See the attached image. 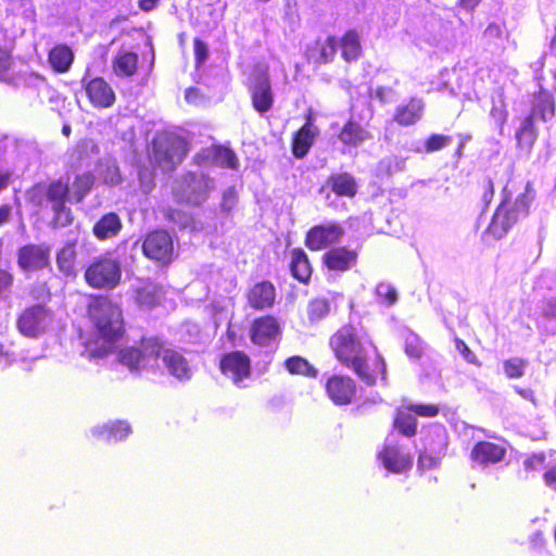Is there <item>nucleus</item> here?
Returning a JSON list of instances; mask_svg holds the SVG:
<instances>
[{"label": "nucleus", "mask_w": 556, "mask_h": 556, "mask_svg": "<svg viewBox=\"0 0 556 556\" xmlns=\"http://www.w3.org/2000/svg\"><path fill=\"white\" fill-rule=\"evenodd\" d=\"M122 264L111 253L94 257L85 268L84 280L94 290H114L122 282Z\"/></svg>", "instance_id": "5"}, {"label": "nucleus", "mask_w": 556, "mask_h": 556, "mask_svg": "<svg viewBox=\"0 0 556 556\" xmlns=\"http://www.w3.org/2000/svg\"><path fill=\"white\" fill-rule=\"evenodd\" d=\"M50 247L46 243H28L17 251V265L25 271H36L50 264Z\"/></svg>", "instance_id": "18"}, {"label": "nucleus", "mask_w": 556, "mask_h": 556, "mask_svg": "<svg viewBox=\"0 0 556 556\" xmlns=\"http://www.w3.org/2000/svg\"><path fill=\"white\" fill-rule=\"evenodd\" d=\"M163 213L167 222L178 224L181 227H186L190 219L186 212L173 207L164 210Z\"/></svg>", "instance_id": "53"}, {"label": "nucleus", "mask_w": 556, "mask_h": 556, "mask_svg": "<svg viewBox=\"0 0 556 556\" xmlns=\"http://www.w3.org/2000/svg\"><path fill=\"white\" fill-rule=\"evenodd\" d=\"M538 138L533 115H527L516 132L517 144L520 148L531 149Z\"/></svg>", "instance_id": "39"}, {"label": "nucleus", "mask_w": 556, "mask_h": 556, "mask_svg": "<svg viewBox=\"0 0 556 556\" xmlns=\"http://www.w3.org/2000/svg\"><path fill=\"white\" fill-rule=\"evenodd\" d=\"M534 199L535 190L530 182L514 202L508 197L503 198L493 213L485 233L494 240L504 238L516 224L528 217Z\"/></svg>", "instance_id": "3"}, {"label": "nucleus", "mask_w": 556, "mask_h": 556, "mask_svg": "<svg viewBox=\"0 0 556 556\" xmlns=\"http://www.w3.org/2000/svg\"><path fill=\"white\" fill-rule=\"evenodd\" d=\"M479 189L481 192L482 210L485 211L491 204L495 193V187L492 178H483L479 184Z\"/></svg>", "instance_id": "47"}, {"label": "nucleus", "mask_w": 556, "mask_h": 556, "mask_svg": "<svg viewBox=\"0 0 556 556\" xmlns=\"http://www.w3.org/2000/svg\"><path fill=\"white\" fill-rule=\"evenodd\" d=\"M163 365L168 374L179 381H188L192 377L189 361L175 349H164L161 352Z\"/></svg>", "instance_id": "23"}, {"label": "nucleus", "mask_w": 556, "mask_h": 556, "mask_svg": "<svg viewBox=\"0 0 556 556\" xmlns=\"http://www.w3.org/2000/svg\"><path fill=\"white\" fill-rule=\"evenodd\" d=\"M144 257L161 267H167L176 257L174 238L163 228L148 231L141 242Z\"/></svg>", "instance_id": "9"}, {"label": "nucleus", "mask_w": 556, "mask_h": 556, "mask_svg": "<svg viewBox=\"0 0 556 556\" xmlns=\"http://www.w3.org/2000/svg\"><path fill=\"white\" fill-rule=\"evenodd\" d=\"M330 312V303L325 298H315L307 304V318L311 323L324 319Z\"/></svg>", "instance_id": "41"}, {"label": "nucleus", "mask_w": 556, "mask_h": 556, "mask_svg": "<svg viewBox=\"0 0 556 556\" xmlns=\"http://www.w3.org/2000/svg\"><path fill=\"white\" fill-rule=\"evenodd\" d=\"M545 464V455L543 453L532 454L523 460L526 471H534L541 469Z\"/></svg>", "instance_id": "56"}, {"label": "nucleus", "mask_w": 556, "mask_h": 556, "mask_svg": "<svg viewBox=\"0 0 556 556\" xmlns=\"http://www.w3.org/2000/svg\"><path fill=\"white\" fill-rule=\"evenodd\" d=\"M212 190V178L204 173H184L173 188V197L177 204L200 206Z\"/></svg>", "instance_id": "6"}, {"label": "nucleus", "mask_w": 556, "mask_h": 556, "mask_svg": "<svg viewBox=\"0 0 556 556\" xmlns=\"http://www.w3.org/2000/svg\"><path fill=\"white\" fill-rule=\"evenodd\" d=\"M189 142L173 131H161L151 141L150 161L164 172H174L189 152Z\"/></svg>", "instance_id": "4"}, {"label": "nucleus", "mask_w": 556, "mask_h": 556, "mask_svg": "<svg viewBox=\"0 0 556 556\" xmlns=\"http://www.w3.org/2000/svg\"><path fill=\"white\" fill-rule=\"evenodd\" d=\"M13 283V276L4 270V269H0V294L5 291V290H9L11 288Z\"/></svg>", "instance_id": "58"}, {"label": "nucleus", "mask_w": 556, "mask_h": 556, "mask_svg": "<svg viewBox=\"0 0 556 556\" xmlns=\"http://www.w3.org/2000/svg\"><path fill=\"white\" fill-rule=\"evenodd\" d=\"M251 105L260 115L268 113L275 103L269 68L267 65H256L250 73L245 83Z\"/></svg>", "instance_id": "8"}, {"label": "nucleus", "mask_w": 556, "mask_h": 556, "mask_svg": "<svg viewBox=\"0 0 556 556\" xmlns=\"http://www.w3.org/2000/svg\"><path fill=\"white\" fill-rule=\"evenodd\" d=\"M288 255L291 276L300 283L308 285L313 275V265L308 254L302 248H293Z\"/></svg>", "instance_id": "26"}, {"label": "nucleus", "mask_w": 556, "mask_h": 556, "mask_svg": "<svg viewBox=\"0 0 556 556\" xmlns=\"http://www.w3.org/2000/svg\"><path fill=\"white\" fill-rule=\"evenodd\" d=\"M53 319V312L45 303L26 306L16 317V328L26 338L45 333Z\"/></svg>", "instance_id": "10"}, {"label": "nucleus", "mask_w": 556, "mask_h": 556, "mask_svg": "<svg viewBox=\"0 0 556 556\" xmlns=\"http://www.w3.org/2000/svg\"><path fill=\"white\" fill-rule=\"evenodd\" d=\"M81 84L89 103L94 109L102 110L114 105L115 91L102 76L84 77Z\"/></svg>", "instance_id": "16"}, {"label": "nucleus", "mask_w": 556, "mask_h": 556, "mask_svg": "<svg viewBox=\"0 0 556 556\" xmlns=\"http://www.w3.org/2000/svg\"><path fill=\"white\" fill-rule=\"evenodd\" d=\"M11 216V206L3 204L0 206V225L7 223Z\"/></svg>", "instance_id": "63"}, {"label": "nucleus", "mask_w": 556, "mask_h": 556, "mask_svg": "<svg viewBox=\"0 0 556 556\" xmlns=\"http://www.w3.org/2000/svg\"><path fill=\"white\" fill-rule=\"evenodd\" d=\"M528 361L521 357H510L503 362L505 376L509 379H519L525 375Z\"/></svg>", "instance_id": "43"}, {"label": "nucleus", "mask_w": 556, "mask_h": 556, "mask_svg": "<svg viewBox=\"0 0 556 556\" xmlns=\"http://www.w3.org/2000/svg\"><path fill=\"white\" fill-rule=\"evenodd\" d=\"M454 344L456 351L463 356V358L475 366H481V362L478 359L477 355L471 351V349L466 344V342L459 338L454 339Z\"/></svg>", "instance_id": "51"}, {"label": "nucleus", "mask_w": 556, "mask_h": 556, "mask_svg": "<svg viewBox=\"0 0 556 556\" xmlns=\"http://www.w3.org/2000/svg\"><path fill=\"white\" fill-rule=\"evenodd\" d=\"M544 482L547 486L556 491V466L551 467L543 476Z\"/></svg>", "instance_id": "59"}, {"label": "nucleus", "mask_w": 556, "mask_h": 556, "mask_svg": "<svg viewBox=\"0 0 556 556\" xmlns=\"http://www.w3.org/2000/svg\"><path fill=\"white\" fill-rule=\"evenodd\" d=\"M213 144L207 148H203L200 151H198L193 157L192 162L194 165L199 167H212L213 164Z\"/></svg>", "instance_id": "52"}, {"label": "nucleus", "mask_w": 556, "mask_h": 556, "mask_svg": "<svg viewBox=\"0 0 556 556\" xmlns=\"http://www.w3.org/2000/svg\"><path fill=\"white\" fill-rule=\"evenodd\" d=\"M424 113V100L418 97H410L406 102L395 108L393 121L402 127H408L418 123L422 118Z\"/></svg>", "instance_id": "25"}, {"label": "nucleus", "mask_w": 556, "mask_h": 556, "mask_svg": "<svg viewBox=\"0 0 556 556\" xmlns=\"http://www.w3.org/2000/svg\"><path fill=\"white\" fill-rule=\"evenodd\" d=\"M164 342L159 336L141 337L139 346H125L117 353V361L132 372H140L148 366V361L160 357Z\"/></svg>", "instance_id": "7"}, {"label": "nucleus", "mask_w": 556, "mask_h": 556, "mask_svg": "<svg viewBox=\"0 0 556 556\" xmlns=\"http://www.w3.org/2000/svg\"><path fill=\"white\" fill-rule=\"evenodd\" d=\"M281 337V326L274 315H262L254 318L249 329L250 341L260 348H267Z\"/></svg>", "instance_id": "15"}, {"label": "nucleus", "mask_w": 556, "mask_h": 556, "mask_svg": "<svg viewBox=\"0 0 556 556\" xmlns=\"http://www.w3.org/2000/svg\"><path fill=\"white\" fill-rule=\"evenodd\" d=\"M377 458L392 473H403L413 467L412 455L408 452H404L399 444H384L378 452Z\"/></svg>", "instance_id": "19"}, {"label": "nucleus", "mask_w": 556, "mask_h": 556, "mask_svg": "<svg viewBox=\"0 0 556 556\" xmlns=\"http://www.w3.org/2000/svg\"><path fill=\"white\" fill-rule=\"evenodd\" d=\"M338 51V39L336 36H328L323 43L319 45L318 54L315 62L318 64H327L334 60Z\"/></svg>", "instance_id": "42"}, {"label": "nucleus", "mask_w": 556, "mask_h": 556, "mask_svg": "<svg viewBox=\"0 0 556 556\" xmlns=\"http://www.w3.org/2000/svg\"><path fill=\"white\" fill-rule=\"evenodd\" d=\"M371 138L370 132L357 121L348 119L338 134V139L345 147H358Z\"/></svg>", "instance_id": "29"}, {"label": "nucleus", "mask_w": 556, "mask_h": 556, "mask_svg": "<svg viewBox=\"0 0 556 556\" xmlns=\"http://www.w3.org/2000/svg\"><path fill=\"white\" fill-rule=\"evenodd\" d=\"M556 102L554 96L546 89L540 88L533 94V105L529 115L547 122L555 116Z\"/></svg>", "instance_id": "32"}, {"label": "nucleus", "mask_w": 556, "mask_h": 556, "mask_svg": "<svg viewBox=\"0 0 556 556\" xmlns=\"http://www.w3.org/2000/svg\"><path fill=\"white\" fill-rule=\"evenodd\" d=\"M452 138L446 135L432 134L424 142L426 153H433L442 150L451 143Z\"/></svg>", "instance_id": "46"}, {"label": "nucleus", "mask_w": 556, "mask_h": 556, "mask_svg": "<svg viewBox=\"0 0 556 556\" xmlns=\"http://www.w3.org/2000/svg\"><path fill=\"white\" fill-rule=\"evenodd\" d=\"M358 251L346 245H336L328 249L321 256V265L332 273H346L356 267Z\"/></svg>", "instance_id": "17"}, {"label": "nucleus", "mask_w": 556, "mask_h": 556, "mask_svg": "<svg viewBox=\"0 0 556 556\" xmlns=\"http://www.w3.org/2000/svg\"><path fill=\"white\" fill-rule=\"evenodd\" d=\"M131 433L130 425L125 420H115L96 427L92 434L106 443L119 442L125 440Z\"/></svg>", "instance_id": "33"}, {"label": "nucleus", "mask_w": 556, "mask_h": 556, "mask_svg": "<svg viewBox=\"0 0 556 556\" xmlns=\"http://www.w3.org/2000/svg\"><path fill=\"white\" fill-rule=\"evenodd\" d=\"M193 50L197 66L203 64L208 56V49L206 43L200 38H194L193 40Z\"/></svg>", "instance_id": "55"}, {"label": "nucleus", "mask_w": 556, "mask_h": 556, "mask_svg": "<svg viewBox=\"0 0 556 556\" xmlns=\"http://www.w3.org/2000/svg\"><path fill=\"white\" fill-rule=\"evenodd\" d=\"M391 91V89L389 88H386V87H378L376 90H375V96L377 99H379V101L381 102H384L386 99H387V94Z\"/></svg>", "instance_id": "64"}, {"label": "nucleus", "mask_w": 556, "mask_h": 556, "mask_svg": "<svg viewBox=\"0 0 556 556\" xmlns=\"http://www.w3.org/2000/svg\"><path fill=\"white\" fill-rule=\"evenodd\" d=\"M490 117L498 128H503L508 118V111L504 99L501 98L492 102Z\"/></svg>", "instance_id": "45"}, {"label": "nucleus", "mask_w": 556, "mask_h": 556, "mask_svg": "<svg viewBox=\"0 0 556 556\" xmlns=\"http://www.w3.org/2000/svg\"><path fill=\"white\" fill-rule=\"evenodd\" d=\"M163 294L162 286L150 278L138 279L132 287L134 301L140 308L152 309L161 305Z\"/></svg>", "instance_id": "21"}, {"label": "nucleus", "mask_w": 556, "mask_h": 556, "mask_svg": "<svg viewBox=\"0 0 556 556\" xmlns=\"http://www.w3.org/2000/svg\"><path fill=\"white\" fill-rule=\"evenodd\" d=\"M325 188H328L339 198H354L358 192V185L355 177L348 173H332L326 179ZM324 187L321 188V191Z\"/></svg>", "instance_id": "27"}, {"label": "nucleus", "mask_w": 556, "mask_h": 556, "mask_svg": "<svg viewBox=\"0 0 556 556\" xmlns=\"http://www.w3.org/2000/svg\"><path fill=\"white\" fill-rule=\"evenodd\" d=\"M277 291L269 280H262L251 286L245 294L247 304L254 311H266L274 307Z\"/></svg>", "instance_id": "20"}, {"label": "nucleus", "mask_w": 556, "mask_h": 556, "mask_svg": "<svg viewBox=\"0 0 556 556\" xmlns=\"http://www.w3.org/2000/svg\"><path fill=\"white\" fill-rule=\"evenodd\" d=\"M218 369L235 386L241 388L242 382L252 376L251 358L244 351H230L220 356Z\"/></svg>", "instance_id": "12"}, {"label": "nucleus", "mask_w": 556, "mask_h": 556, "mask_svg": "<svg viewBox=\"0 0 556 556\" xmlns=\"http://www.w3.org/2000/svg\"><path fill=\"white\" fill-rule=\"evenodd\" d=\"M544 313L548 317H556V299L545 301Z\"/></svg>", "instance_id": "62"}, {"label": "nucleus", "mask_w": 556, "mask_h": 556, "mask_svg": "<svg viewBox=\"0 0 556 556\" xmlns=\"http://www.w3.org/2000/svg\"><path fill=\"white\" fill-rule=\"evenodd\" d=\"M505 454L504 446L490 441H479L470 452V459L479 466L488 467L502 462Z\"/></svg>", "instance_id": "24"}, {"label": "nucleus", "mask_w": 556, "mask_h": 556, "mask_svg": "<svg viewBox=\"0 0 556 556\" xmlns=\"http://www.w3.org/2000/svg\"><path fill=\"white\" fill-rule=\"evenodd\" d=\"M407 408L413 412L415 417L421 418H433L437 417L441 408L438 404L433 403H418V404H407Z\"/></svg>", "instance_id": "44"}, {"label": "nucleus", "mask_w": 556, "mask_h": 556, "mask_svg": "<svg viewBox=\"0 0 556 556\" xmlns=\"http://www.w3.org/2000/svg\"><path fill=\"white\" fill-rule=\"evenodd\" d=\"M74 51L65 43H58L48 51V63L55 74L67 73L74 63Z\"/></svg>", "instance_id": "30"}, {"label": "nucleus", "mask_w": 556, "mask_h": 556, "mask_svg": "<svg viewBox=\"0 0 556 556\" xmlns=\"http://www.w3.org/2000/svg\"><path fill=\"white\" fill-rule=\"evenodd\" d=\"M86 316L96 336L85 340V352L88 358H104L126 333L122 305L108 294H91L86 305Z\"/></svg>", "instance_id": "2"}, {"label": "nucleus", "mask_w": 556, "mask_h": 556, "mask_svg": "<svg viewBox=\"0 0 556 556\" xmlns=\"http://www.w3.org/2000/svg\"><path fill=\"white\" fill-rule=\"evenodd\" d=\"M96 177L91 172H84L75 176L73 181L74 197L76 202H81L92 190Z\"/></svg>", "instance_id": "40"}, {"label": "nucleus", "mask_w": 556, "mask_h": 556, "mask_svg": "<svg viewBox=\"0 0 556 556\" xmlns=\"http://www.w3.org/2000/svg\"><path fill=\"white\" fill-rule=\"evenodd\" d=\"M138 54L131 51H119L112 61L113 73L117 77H131L138 71Z\"/></svg>", "instance_id": "36"}, {"label": "nucleus", "mask_w": 556, "mask_h": 556, "mask_svg": "<svg viewBox=\"0 0 556 556\" xmlns=\"http://www.w3.org/2000/svg\"><path fill=\"white\" fill-rule=\"evenodd\" d=\"M440 465V458L433 456L426 451H421L418 454L417 470L419 473H424L428 470L438 468Z\"/></svg>", "instance_id": "49"}, {"label": "nucleus", "mask_w": 556, "mask_h": 556, "mask_svg": "<svg viewBox=\"0 0 556 556\" xmlns=\"http://www.w3.org/2000/svg\"><path fill=\"white\" fill-rule=\"evenodd\" d=\"M337 362L352 370L367 387L387 381V362L374 340L362 336L352 324L339 327L329 338Z\"/></svg>", "instance_id": "1"}, {"label": "nucleus", "mask_w": 556, "mask_h": 556, "mask_svg": "<svg viewBox=\"0 0 556 556\" xmlns=\"http://www.w3.org/2000/svg\"><path fill=\"white\" fill-rule=\"evenodd\" d=\"M122 228L123 223L117 213L109 212L94 223L92 233L98 240L105 241L115 238Z\"/></svg>", "instance_id": "31"}, {"label": "nucleus", "mask_w": 556, "mask_h": 556, "mask_svg": "<svg viewBox=\"0 0 556 556\" xmlns=\"http://www.w3.org/2000/svg\"><path fill=\"white\" fill-rule=\"evenodd\" d=\"M482 0H458L457 7L467 12H472Z\"/></svg>", "instance_id": "60"}, {"label": "nucleus", "mask_w": 556, "mask_h": 556, "mask_svg": "<svg viewBox=\"0 0 556 556\" xmlns=\"http://www.w3.org/2000/svg\"><path fill=\"white\" fill-rule=\"evenodd\" d=\"M12 65V55L11 52L0 47V78H2L7 72L11 68Z\"/></svg>", "instance_id": "57"}, {"label": "nucleus", "mask_w": 556, "mask_h": 556, "mask_svg": "<svg viewBox=\"0 0 556 556\" xmlns=\"http://www.w3.org/2000/svg\"><path fill=\"white\" fill-rule=\"evenodd\" d=\"M392 426L403 437L413 438L417 434L418 422L413 412L407 408V405L396 408Z\"/></svg>", "instance_id": "35"}, {"label": "nucleus", "mask_w": 556, "mask_h": 556, "mask_svg": "<svg viewBox=\"0 0 556 556\" xmlns=\"http://www.w3.org/2000/svg\"><path fill=\"white\" fill-rule=\"evenodd\" d=\"M343 236L344 229L339 223L318 224L306 231L304 244L309 251H321L334 247Z\"/></svg>", "instance_id": "14"}, {"label": "nucleus", "mask_w": 556, "mask_h": 556, "mask_svg": "<svg viewBox=\"0 0 556 556\" xmlns=\"http://www.w3.org/2000/svg\"><path fill=\"white\" fill-rule=\"evenodd\" d=\"M283 368L290 375L303 376L306 378H316L318 376V369L305 357L299 355L286 358L283 362Z\"/></svg>", "instance_id": "37"}, {"label": "nucleus", "mask_w": 556, "mask_h": 556, "mask_svg": "<svg viewBox=\"0 0 556 556\" xmlns=\"http://www.w3.org/2000/svg\"><path fill=\"white\" fill-rule=\"evenodd\" d=\"M325 393L337 406L352 404L358 391L357 382L346 374H332L325 381Z\"/></svg>", "instance_id": "13"}, {"label": "nucleus", "mask_w": 556, "mask_h": 556, "mask_svg": "<svg viewBox=\"0 0 556 556\" xmlns=\"http://www.w3.org/2000/svg\"><path fill=\"white\" fill-rule=\"evenodd\" d=\"M213 164L215 167L237 170L240 166L236 152L226 146L213 144Z\"/></svg>", "instance_id": "38"}, {"label": "nucleus", "mask_w": 556, "mask_h": 556, "mask_svg": "<svg viewBox=\"0 0 556 556\" xmlns=\"http://www.w3.org/2000/svg\"><path fill=\"white\" fill-rule=\"evenodd\" d=\"M405 353L413 358H419L422 354V343L415 333H408L404 342Z\"/></svg>", "instance_id": "48"}, {"label": "nucleus", "mask_w": 556, "mask_h": 556, "mask_svg": "<svg viewBox=\"0 0 556 556\" xmlns=\"http://www.w3.org/2000/svg\"><path fill=\"white\" fill-rule=\"evenodd\" d=\"M376 293L386 305H393L397 301L396 289L388 283H379Z\"/></svg>", "instance_id": "50"}, {"label": "nucleus", "mask_w": 556, "mask_h": 556, "mask_svg": "<svg viewBox=\"0 0 556 556\" xmlns=\"http://www.w3.org/2000/svg\"><path fill=\"white\" fill-rule=\"evenodd\" d=\"M70 193L68 182L62 178L52 180L46 187L45 198L54 213L52 220L54 226L66 227L74 220L71 208L66 206L70 200Z\"/></svg>", "instance_id": "11"}, {"label": "nucleus", "mask_w": 556, "mask_h": 556, "mask_svg": "<svg viewBox=\"0 0 556 556\" xmlns=\"http://www.w3.org/2000/svg\"><path fill=\"white\" fill-rule=\"evenodd\" d=\"M77 241L66 242L56 253V267L59 271L70 278H74L78 273V253Z\"/></svg>", "instance_id": "28"}, {"label": "nucleus", "mask_w": 556, "mask_h": 556, "mask_svg": "<svg viewBox=\"0 0 556 556\" xmlns=\"http://www.w3.org/2000/svg\"><path fill=\"white\" fill-rule=\"evenodd\" d=\"M319 130L313 123L312 114L306 116L305 123L292 135L291 152L295 159H304L314 146Z\"/></svg>", "instance_id": "22"}, {"label": "nucleus", "mask_w": 556, "mask_h": 556, "mask_svg": "<svg viewBox=\"0 0 556 556\" xmlns=\"http://www.w3.org/2000/svg\"><path fill=\"white\" fill-rule=\"evenodd\" d=\"M338 47L341 49V56L346 63L357 61L363 52L361 37L356 29H349L344 33Z\"/></svg>", "instance_id": "34"}, {"label": "nucleus", "mask_w": 556, "mask_h": 556, "mask_svg": "<svg viewBox=\"0 0 556 556\" xmlns=\"http://www.w3.org/2000/svg\"><path fill=\"white\" fill-rule=\"evenodd\" d=\"M159 2L160 0H139L138 7L143 12H150L157 7Z\"/></svg>", "instance_id": "61"}, {"label": "nucleus", "mask_w": 556, "mask_h": 556, "mask_svg": "<svg viewBox=\"0 0 556 556\" xmlns=\"http://www.w3.org/2000/svg\"><path fill=\"white\" fill-rule=\"evenodd\" d=\"M504 36V24H498L495 22L489 23L486 28L483 31V37L485 38L488 43H493L498 39H502Z\"/></svg>", "instance_id": "54"}]
</instances>
